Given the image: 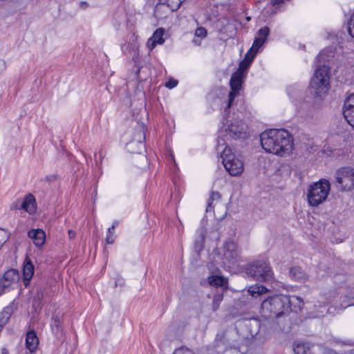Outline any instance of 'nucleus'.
Masks as SVG:
<instances>
[{
    "label": "nucleus",
    "instance_id": "obj_1",
    "mask_svg": "<svg viewBox=\"0 0 354 354\" xmlns=\"http://www.w3.org/2000/svg\"><path fill=\"white\" fill-rule=\"evenodd\" d=\"M261 144L268 153L279 156L289 154L293 146L290 134L284 129H270L261 133Z\"/></svg>",
    "mask_w": 354,
    "mask_h": 354
},
{
    "label": "nucleus",
    "instance_id": "obj_2",
    "mask_svg": "<svg viewBox=\"0 0 354 354\" xmlns=\"http://www.w3.org/2000/svg\"><path fill=\"white\" fill-rule=\"evenodd\" d=\"M327 53L328 50H324L317 55V67L310 83L312 92L317 97H322L326 94L329 86V66L326 64L329 57Z\"/></svg>",
    "mask_w": 354,
    "mask_h": 354
},
{
    "label": "nucleus",
    "instance_id": "obj_3",
    "mask_svg": "<svg viewBox=\"0 0 354 354\" xmlns=\"http://www.w3.org/2000/svg\"><path fill=\"white\" fill-rule=\"evenodd\" d=\"M216 151L221 153L222 162L225 170L232 176H239L244 170L243 160L236 156L225 144V140L218 137L217 140Z\"/></svg>",
    "mask_w": 354,
    "mask_h": 354
},
{
    "label": "nucleus",
    "instance_id": "obj_4",
    "mask_svg": "<svg viewBox=\"0 0 354 354\" xmlns=\"http://www.w3.org/2000/svg\"><path fill=\"white\" fill-rule=\"evenodd\" d=\"M291 311L290 301L286 295H275L261 304V313L266 318H280Z\"/></svg>",
    "mask_w": 354,
    "mask_h": 354
},
{
    "label": "nucleus",
    "instance_id": "obj_5",
    "mask_svg": "<svg viewBox=\"0 0 354 354\" xmlns=\"http://www.w3.org/2000/svg\"><path fill=\"white\" fill-rule=\"evenodd\" d=\"M330 190V183L326 179H321L310 185L307 189V200L309 205L317 207L323 203L326 200Z\"/></svg>",
    "mask_w": 354,
    "mask_h": 354
},
{
    "label": "nucleus",
    "instance_id": "obj_6",
    "mask_svg": "<svg viewBox=\"0 0 354 354\" xmlns=\"http://www.w3.org/2000/svg\"><path fill=\"white\" fill-rule=\"evenodd\" d=\"M248 277L261 282L270 281L273 272L269 263L264 260H257L246 265L245 268Z\"/></svg>",
    "mask_w": 354,
    "mask_h": 354
},
{
    "label": "nucleus",
    "instance_id": "obj_7",
    "mask_svg": "<svg viewBox=\"0 0 354 354\" xmlns=\"http://www.w3.org/2000/svg\"><path fill=\"white\" fill-rule=\"evenodd\" d=\"M337 187L342 191H350L354 189V169L345 167L339 169L336 172Z\"/></svg>",
    "mask_w": 354,
    "mask_h": 354
},
{
    "label": "nucleus",
    "instance_id": "obj_8",
    "mask_svg": "<svg viewBox=\"0 0 354 354\" xmlns=\"http://www.w3.org/2000/svg\"><path fill=\"white\" fill-rule=\"evenodd\" d=\"M243 75L234 73L230 78V85L231 91L229 93L227 102L224 110V118L229 113L228 109L230 108L235 97L239 94L241 89Z\"/></svg>",
    "mask_w": 354,
    "mask_h": 354
},
{
    "label": "nucleus",
    "instance_id": "obj_9",
    "mask_svg": "<svg viewBox=\"0 0 354 354\" xmlns=\"http://www.w3.org/2000/svg\"><path fill=\"white\" fill-rule=\"evenodd\" d=\"M19 280V272L15 269L8 270L0 277V295L14 288Z\"/></svg>",
    "mask_w": 354,
    "mask_h": 354
},
{
    "label": "nucleus",
    "instance_id": "obj_10",
    "mask_svg": "<svg viewBox=\"0 0 354 354\" xmlns=\"http://www.w3.org/2000/svg\"><path fill=\"white\" fill-rule=\"evenodd\" d=\"M343 115L347 122L354 127V93L349 95L344 100Z\"/></svg>",
    "mask_w": 354,
    "mask_h": 354
},
{
    "label": "nucleus",
    "instance_id": "obj_11",
    "mask_svg": "<svg viewBox=\"0 0 354 354\" xmlns=\"http://www.w3.org/2000/svg\"><path fill=\"white\" fill-rule=\"evenodd\" d=\"M225 133L232 138H241L245 134V125L242 122L235 121L227 126Z\"/></svg>",
    "mask_w": 354,
    "mask_h": 354
},
{
    "label": "nucleus",
    "instance_id": "obj_12",
    "mask_svg": "<svg viewBox=\"0 0 354 354\" xmlns=\"http://www.w3.org/2000/svg\"><path fill=\"white\" fill-rule=\"evenodd\" d=\"M224 259L229 263H234L239 257L237 245L233 242L226 243L224 245Z\"/></svg>",
    "mask_w": 354,
    "mask_h": 354
},
{
    "label": "nucleus",
    "instance_id": "obj_13",
    "mask_svg": "<svg viewBox=\"0 0 354 354\" xmlns=\"http://www.w3.org/2000/svg\"><path fill=\"white\" fill-rule=\"evenodd\" d=\"M35 272L34 265L32 261L26 257L23 267V282L26 288L30 285L31 279L33 277Z\"/></svg>",
    "mask_w": 354,
    "mask_h": 354
},
{
    "label": "nucleus",
    "instance_id": "obj_14",
    "mask_svg": "<svg viewBox=\"0 0 354 354\" xmlns=\"http://www.w3.org/2000/svg\"><path fill=\"white\" fill-rule=\"evenodd\" d=\"M28 236L37 248L43 246L46 241V234L41 229H32L28 232Z\"/></svg>",
    "mask_w": 354,
    "mask_h": 354
},
{
    "label": "nucleus",
    "instance_id": "obj_15",
    "mask_svg": "<svg viewBox=\"0 0 354 354\" xmlns=\"http://www.w3.org/2000/svg\"><path fill=\"white\" fill-rule=\"evenodd\" d=\"M165 29L162 28H158L153 34V35L148 39L147 46L148 48L151 50L157 44H162L165 41L163 35Z\"/></svg>",
    "mask_w": 354,
    "mask_h": 354
},
{
    "label": "nucleus",
    "instance_id": "obj_16",
    "mask_svg": "<svg viewBox=\"0 0 354 354\" xmlns=\"http://www.w3.org/2000/svg\"><path fill=\"white\" fill-rule=\"evenodd\" d=\"M39 339L34 330H30L27 333L26 337V346L30 353H34L37 348Z\"/></svg>",
    "mask_w": 354,
    "mask_h": 354
},
{
    "label": "nucleus",
    "instance_id": "obj_17",
    "mask_svg": "<svg viewBox=\"0 0 354 354\" xmlns=\"http://www.w3.org/2000/svg\"><path fill=\"white\" fill-rule=\"evenodd\" d=\"M19 209H24L29 214H33L35 212V199L33 195L29 194L26 195L20 206L17 207Z\"/></svg>",
    "mask_w": 354,
    "mask_h": 354
},
{
    "label": "nucleus",
    "instance_id": "obj_18",
    "mask_svg": "<svg viewBox=\"0 0 354 354\" xmlns=\"http://www.w3.org/2000/svg\"><path fill=\"white\" fill-rule=\"evenodd\" d=\"M270 34V29L267 27H263L260 28L257 32V35L253 41L254 48H261L263 43L267 39L268 36Z\"/></svg>",
    "mask_w": 354,
    "mask_h": 354
},
{
    "label": "nucleus",
    "instance_id": "obj_19",
    "mask_svg": "<svg viewBox=\"0 0 354 354\" xmlns=\"http://www.w3.org/2000/svg\"><path fill=\"white\" fill-rule=\"evenodd\" d=\"M290 276L299 282H306L308 280V275L298 266L293 267L290 270Z\"/></svg>",
    "mask_w": 354,
    "mask_h": 354
},
{
    "label": "nucleus",
    "instance_id": "obj_20",
    "mask_svg": "<svg viewBox=\"0 0 354 354\" xmlns=\"http://www.w3.org/2000/svg\"><path fill=\"white\" fill-rule=\"evenodd\" d=\"M208 283L211 286L221 287L224 289L227 284V280L221 276L211 275L208 277Z\"/></svg>",
    "mask_w": 354,
    "mask_h": 354
},
{
    "label": "nucleus",
    "instance_id": "obj_21",
    "mask_svg": "<svg viewBox=\"0 0 354 354\" xmlns=\"http://www.w3.org/2000/svg\"><path fill=\"white\" fill-rule=\"evenodd\" d=\"M268 290L263 285L255 284L249 287L248 292L253 297H257L266 293Z\"/></svg>",
    "mask_w": 354,
    "mask_h": 354
},
{
    "label": "nucleus",
    "instance_id": "obj_22",
    "mask_svg": "<svg viewBox=\"0 0 354 354\" xmlns=\"http://www.w3.org/2000/svg\"><path fill=\"white\" fill-rule=\"evenodd\" d=\"M221 194L218 192H212L211 193V195L207 201V205L206 207V212H212L214 207V206L216 205L217 203L219 202V200L221 198Z\"/></svg>",
    "mask_w": 354,
    "mask_h": 354
},
{
    "label": "nucleus",
    "instance_id": "obj_23",
    "mask_svg": "<svg viewBox=\"0 0 354 354\" xmlns=\"http://www.w3.org/2000/svg\"><path fill=\"white\" fill-rule=\"evenodd\" d=\"M223 292L224 289L221 288L220 290H217V292L214 295L212 305L213 311H216L218 309L221 302L223 299Z\"/></svg>",
    "mask_w": 354,
    "mask_h": 354
},
{
    "label": "nucleus",
    "instance_id": "obj_24",
    "mask_svg": "<svg viewBox=\"0 0 354 354\" xmlns=\"http://www.w3.org/2000/svg\"><path fill=\"white\" fill-rule=\"evenodd\" d=\"M50 326L53 333L59 336L62 333V326L60 324V321L58 318V317H54L51 319Z\"/></svg>",
    "mask_w": 354,
    "mask_h": 354
},
{
    "label": "nucleus",
    "instance_id": "obj_25",
    "mask_svg": "<svg viewBox=\"0 0 354 354\" xmlns=\"http://www.w3.org/2000/svg\"><path fill=\"white\" fill-rule=\"evenodd\" d=\"M310 347L308 344L298 343L295 344L293 351L295 354H306Z\"/></svg>",
    "mask_w": 354,
    "mask_h": 354
},
{
    "label": "nucleus",
    "instance_id": "obj_26",
    "mask_svg": "<svg viewBox=\"0 0 354 354\" xmlns=\"http://www.w3.org/2000/svg\"><path fill=\"white\" fill-rule=\"evenodd\" d=\"M259 48H254V44L251 46V48L248 50L247 53L245 55L244 60L248 61L250 63H252L254 57L256 56Z\"/></svg>",
    "mask_w": 354,
    "mask_h": 354
},
{
    "label": "nucleus",
    "instance_id": "obj_27",
    "mask_svg": "<svg viewBox=\"0 0 354 354\" xmlns=\"http://www.w3.org/2000/svg\"><path fill=\"white\" fill-rule=\"evenodd\" d=\"M145 139V128L143 127H139L136 130V134L134 137V140L142 144Z\"/></svg>",
    "mask_w": 354,
    "mask_h": 354
},
{
    "label": "nucleus",
    "instance_id": "obj_28",
    "mask_svg": "<svg viewBox=\"0 0 354 354\" xmlns=\"http://www.w3.org/2000/svg\"><path fill=\"white\" fill-rule=\"evenodd\" d=\"M250 64L251 63L248 61L244 59L241 60L239 64V68L235 73L244 76V73L247 71Z\"/></svg>",
    "mask_w": 354,
    "mask_h": 354
},
{
    "label": "nucleus",
    "instance_id": "obj_29",
    "mask_svg": "<svg viewBox=\"0 0 354 354\" xmlns=\"http://www.w3.org/2000/svg\"><path fill=\"white\" fill-rule=\"evenodd\" d=\"M203 239L202 237L198 238L194 242V250L196 253L197 256H199L200 252L203 249Z\"/></svg>",
    "mask_w": 354,
    "mask_h": 354
},
{
    "label": "nucleus",
    "instance_id": "obj_30",
    "mask_svg": "<svg viewBox=\"0 0 354 354\" xmlns=\"http://www.w3.org/2000/svg\"><path fill=\"white\" fill-rule=\"evenodd\" d=\"M166 146H167L166 156H167L168 160L169 161L171 160L174 163V165H176V163L174 153L170 147L169 141L168 140H167Z\"/></svg>",
    "mask_w": 354,
    "mask_h": 354
},
{
    "label": "nucleus",
    "instance_id": "obj_31",
    "mask_svg": "<svg viewBox=\"0 0 354 354\" xmlns=\"http://www.w3.org/2000/svg\"><path fill=\"white\" fill-rule=\"evenodd\" d=\"M194 36L196 37H200L201 39H204L207 36V30L203 27H199L196 29L194 32Z\"/></svg>",
    "mask_w": 354,
    "mask_h": 354
},
{
    "label": "nucleus",
    "instance_id": "obj_32",
    "mask_svg": "<svg viewBox=\"0 0 354 354\" xmlns=\"http://www.w3.org/2000/svg\"><path fill=\"white\" fill-rule=\"evenodd\" d=\"M348 26L349 34L354 38V13L352 15Z\"/></svg>",
    "mask_w": 354,
    "mask_h": 354
},
{
    "label": "nucleus",
    "instance_id": "obj_33",
    "mask_svg": "<svg viewBox=\"0 0 354 354\" xmlns=\"http://www.w3.org/2000/svg\"><path fill=\"white\" fill-rule=\"evenodd\" d=\"M115 241L114 230L109 231V228L107 230V234L106 237V241L109 244H112Z\"/></svg>",
    "mask_w": 354,
    "mask_h": 354
},
{
    "label": "nucleus",
    "instance_id": "obj_34",
    "mask_svg": "<svg viewBox=\"0 0 354 354\" xmlns=\"http://www.w3.org/2000/svg\"><path fill=\"white\" fill-rule=\"evenodd\" d=\"M165 86L169 89L174 88L177 85V80L174 79H169L168 82L165 83Z\"/></svg>",
    "mask_w": 354,
    "mask_h": 354
},
{
    "label": "nucleus",
    "instance_id": "obj_35",
    "mask_svg": "<svg viewBox=\"0 0 354 354\" xmlns=\"http://www.w3.org/2000/svg\"><path fill=\"white\" fill-rule=\"evenodd\" d=\"M56 179H57V175L50 174V175H48V176H45L44 178L41 179V180L45 181L47 183H50V182H53V181L56 180Z\"/></svg>",
    "mask_w": 354,
    "mask_h": 354
},
{
    "label": "nucleus",
    "instance_id": "obj_36",
    "mask_svg": "<svg viewBox=\"0 0 354 354\" xmlns=\"http://www.w3.org/2000/svg\"><path fill=\"white\" fill-rule=\"evenodd\" d=\"M226 26H227V30H225V28L221 29V32H233L234 31V26L230 23V22H227L226 24Z\"/></svg>",
    "mask_w": 354,
    "mask_h": 354
},
{
    "label": "nucleus",
    "instance_id": "obj_37",
    "mask_svg": "<svg viewBox=\"0 0 354 354\" xmlns=\"http://www.w3.org/2000/svg\"><path fill=\"white\" fill-rule=\"evenodd\" d=\"M178 354H194V353L187 348H178Z\"/></svg>",
    "mask_w": 354,
    "mask_h": 354
},
{
    "label": "nucleus",
    "instance_id": "obj_38",
    "mask_svg": "<svg viewBox=\"0 0 354 354\" xmlns=\"http://www.w3.org/2000/svg\"><path fill=\"white\" fill-rule=\"evenodd\" d=\"M203 39H201L200 37H196L194 36V38L192 40V42L196 46H200L201 44V41Z\"/></svg>",
    "mask_w": 354,
    "mask_h": 354
},
{
    "label": "nucleus",
    "instance_id": "obj_39",
    "mask_svg": "<svg viewBox=\"0 0 354 354\" xmlns=\"http://www.w3.org/2000/svg\"><path fill=\"white\" fill-rule=\"evenodd\" d=\"M162 2H163V4H167V6H171L173 8V5L170 4V2L173 3L176 0H160Z\"/></svg>",
    "mask_w": 354,
    "mask_h": 354
},
{
    "label": "nucleus",
    "instance_id": "obj_40",
    "mask_svg": "<svg viewBox=\"0 0 354 354\" xmlns=\"http://www.w3.org/2000/svg\"><path fill=\"white\" fill-rule=\"evenodd\" d=\"M68 237L70 239H73L75 238V235H76V233L75 231L72 230H69L68 231Z\"/></svg>",
    "mask_w": 354,
    "mask_h": 354
},
{
    "label": "nucleus",
    "instance_id": "obj_41",
    "mask_svg": "<svg viewBox=\"0 0 354 354\" xmlns=\"http://www.w3.org/2000/svg\"><path fill=\"white\" fill-rule=\"evenodd\" d=\"M119 224V221H114L111 227H109V231L111 232V230H114L115 228Z\"/></svg>",
    "mask_w": 354,
    "mask_h": 354
},
{
    "label": "nucleus",
    "instance_id": "obj_42",
    "mask_svg": "<svg viewBox=\"0 0 354 354\" xmlns=\"http://www.w3.org/2000/svg\"><path fill=\"white\" fill-rule=\"evenodd\" d=\"M42 297H43V292H42L41 290H37L35 299H41L42 298Z\"/></svg>",
    "mask_w": 354,
    "mask_h": 354
},
{
    "label": "nucleus",
    "instance_id": "obj_43",
    "mask_svg": "<svg viewBox=\"0 0 354 354\" xmlns=\"http://www.w3.org/2000/svg\"><path fill=\"white\" fill-rule=\"evenodd\" d=\"M88 6V4L86 1H81L80 2V8L82 9H86Z\"/></svg>",
    "mask_w": 354,
    "mask_h": 354
},
{
    "label": "nucleus",
    "instance_id": "obj_44",
    "mask_svg": "<svg viewBox=\"0 0 354 354\" xmlns=\"http://www.w3.org/2000/svg\"><path fill=\"white\" fill-rule=\"evenodd\" d=\"M1 354H9L8 351L6 348H1Z\"/></svg>",
    "mask_w": 354,
    "mask_h": 354
},
{
    "label": "nucleus",
    "instance_id": "obj_45",
    "mask_svg": "<svg viewBox=\"0 0 354 354\" xmlns=\"http://www.w3.org/2000/svg\"><path fill=\"white\" fill-rule=\"evenodd\" d=\"M121 283V280L120 279H118V280L115 281V285L117 286L118 285V283Z\"/></svg>",
    "mask_w": 354,
    "mask_h": 354
},
{
    "label": "nucleus",
    "instance_id": "obj_46",
    "mask_svg": "<svg viewBox=\"0 0 354 354\" xmlns=\"http://www.w3.org/2000/svg\"><path fill=\"white\" fill-rule=\"evenodd\" d=\"M177 351V348H176L173 353V354H175L176 351Z\"/></svg>",
    "mask_w": 354,
    "mask_h": 354
}]
</instances>
